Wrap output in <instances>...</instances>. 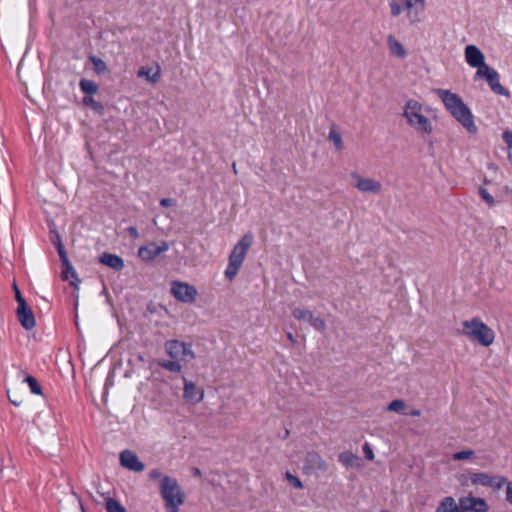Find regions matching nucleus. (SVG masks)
<instances>
[{
	"instance_id": "obj_1",
	"label": "nucleus",
	"mask_w": 512,
	"mask_h": 512,
	"mask_svg": "<svg viewBox=\"0 0 512 512\" xmlns=\"http://www.w3.org/2000/svg\"><path fill=\"white\" fill-rule=\"evenodd\" d=\"M435 94L442 101L447 111L472 135H475L478 128L474 122V116L470 108L464 103L461 97L447 89H435Z\"/></svg>"
},
{
	"instance_id": "obj_2",
	"label": "nucleus",
	"mask_w": 512,
	"mask_h": 512,
	"mask_svg": "<svg viewBox=\"0 0 512 512\" xmlns=\"http://www.w3.org/2000/svg\"><path fill=\"white\" fill-rule=\"evenodd\" d=\"M432 110L415 99L405 102L402 116L407 125L421 136L433 133V122L430 118Z\"/></svg>"
},
{
	"instance_id": "obj_3",
	"label": "nucleus",
	"mask_w": 512,
	"mask_h": 512,
	"mask_svg": "<svg viewBox=\"0 0 512 512\" xmlns=\"http://www.w3.org/2000/svg\"><path fill=\"white\" fill-rule=\"evenodd\" d=\"M461 326L462 328L459 330V334L470 341L477 342L483 347H489L495 341L496 334L494 330L485 324L479 317L464 320L462 321Z\"/></svg>"
},
{
	"instance_id": "obj_4",
	"label": "nucleus",
	"mask_w": 512,
	"mask_h": 512,
	"mask_svg": "<svg viewBox=\"0 0 512 512\" xmlns=\"http://www.w3.org/2000/svg\"><path fill=\"white\" fill-rule=\"evenodd\" d=\"M252 243L253 236L252 234L247 233L243 235L233 247L228 258V265L224 271L225 277L228 280L232 281L238 274Z\"/></svg>"
},
{
	"instance_id": "obj_5",
	"label": "nucleus",
	"mask_w": 512,
	"mask_h": 512,
	"mask_svg": "<svg viewBox=\"0 0 512 512\" xmlns=\"http://www.w3.org/2000/svg\"><path fill=\"white\" fill-rule=\"evenodd\" d=\"M159 489L167 512H178L179 507L184 503V494L177 480L170 476H163Z\"/></svg>"
},
{
	"instance_id": "obj_6",
	"label": "nucleus",
	"mask_w": 512,
	"mask_h": 512,
	"mask_svg": "<svg viewBox=\"0 0 512 512\" xmlns=\"http://www.w3.org/2000/svg\"><path fill=\"white\" fill-rule=\"evenodd\" d=\"M476 486L490 487L499 490L507 482V479L499 475H491L486 472H472L468 475H461L459 481L462 485H466L467 481Z\"/></svg>"
},
{
	"instance_id": "obj_7",
	"label": "nucleus",
	"mask_w": 512,
	"mask_h": 512,
	"mask_svg": "<svg viewBox=\"0 0 512 512\" xmlns=\"http://www.w3.org/2000/svg\"><path fill=\"white\" fill-rule=\"evenodd\" d=\"M165 351L171 359L181 363H187L195 358L191 344L179 340H168L165 342Z\"/></svg>"
},
{
	"instance_id": "obj_8",
	"label": "nucleus",
	"mask_w": 512,
	"mask_h": 512,
	"mask_svg": "<svg viewBox=\"0 0 512 512\" xmlns=\"http://www.w3.org/2000/svg\"><path fill=\"white\" fill-rule=\"evenodd\" d=\"M351 183L361 193H370L378 195L382 192L383 185L379 180L362 176L360 173L353 171L349 174Z\"/></svg>"
},
{
	"instance_id": "obj_9",
	"label": "nucleus",
	"mask_w": 512,
	"mask_h": 512,
	"mask_svg": "<svg viewBox=\"0 0 512 512\" xmlns=\"http://www.w3.org/2000/svg\"><path fill=\"white\" fill-rule=\"evenodd\" d=\"M292 316L298 321L309 323L314 329L320 332H324L326 329V322L322 318L315 316L314 313L308 309L295 307L292 310Z\"/></svg>"
},
{
	"instance_id": "obj_10",
	"label": "nucleus",
	"mask_w": 512,
	"mask_h": 512,
	"mask_svg": "<svg viewBox=\"0 0 512 512\" xmlns=\"http://www.w3.org/2000/svg\"><path fill=\"white\" fill-rule=\"evenodd\" d=\"M460 512H488L489 505L486 500L475 496H463L459 498Z\"/></svg>"
},
{
	"instance_id": "obj_11",
	"label": "nucleus",
	"mask_w": 512,
	"mask_h": 512,
	"mask_svg": "<svg viewBox=\"0 0 512 512\" xmlns=\"http://www.w3.org/2000/svg\"><path fill=\"white\" fill-rule=\"evenodd\" d=\"M171 292L177 300L186 303L193 302L197 296V290L192 285L177 281L172 283Z\"/></svg>"
},
{
	"instance_id": "obj_12",
	"label": "nucleus",
	"mask_w": 512,
	"mask_h": 512,
	"mask_svg": "<svg viewBox=\"0 0 512 512\" xmlns=\"http://www.w3.org/2000/svg\"><path fill=\"white\" fill-rule=\"evenodd\" d=\"M169 250V244L162 241L159 245L154 242L149 243L146 246H142L138 250V256L144 262H151L156 259L160 254Z\"/></svg>"
},
{
	"instance_id": "obj_13",
	"label": "nucleus",
	"mask_w": 512,
	"mask_h": 512,
	"mask_svg": "<svg viewBox=\"0 0 512 512\" xmlns=\"http://www.w3.org/2000/svg\"><path fill=\"white\" fill-rule=\"evenodd\" d=\"M328 468L326 461L315 451L308 452L305 456L303 470L307 473L324 472Z\"/></svg>"
},
{
	"instance_id": "obj_14",
	"label": "nucleus",
	"mask_w": 512,
	"mask_h": 512,
	"mask_svg": "<svg viewBox=\"0 0 512 512\" xmlns=\"http://www.w3.org/2000/svg\"><path fill=\"white\" fill-rule=\"evenodd\" d=\"M120 465L133 472H142L145 465L141 462L135 452L124 450L119 456Z\"/></svg>"
},
{
	"instance_id": "obj_15",
	"label": "nucleus",
	"mask_w": 512,
	"mask_h": 512,
	"mask_svg": "<svg viewBox=\"0 0 512 512\" xmlns=\"http://www.w3.org/2000/svg\"><path fill=\"white\" fill-rule=\"evenodd\" d=\"M183 398L191 404L200 403L204 398V391L198 388L192 381L184 379Z\"/></svg>"
},
{
	"instance_id": "obj_16",
	"label": "nucleus",
	"mask_w": 512,
	"mask_h": 512,
	"mask_svg": "<svg viewBox=\"0 0 512 512\" xmlns=\"http://www.w3.org/2000/svg\"><path fill=\"white\" fill-rule=\"evenodd\" d=\"M465 60L470 67H477L485 62L484 54L475 45H468L465 47Z\"/></svg>"
},
{
	"instance_id": "obj_17",
	"label": "nucleus",
	"mask_w": 512,
	"mask_h": 512,
	"mask_svg": "<svg viewBox=\"0 0 512 512\" xmlns=\"http://www.w3.org/2000/svg\"><path fill=\"white\" fill-rule=\"evenodd\" d=\"M17 316L19 322L26 330H30L35 327V318L28 304L18 306Z\"/></svg>"
},
{
	"instance_id": "obj_18",
	"label": "nucleus",
	"mask_w": 512,
	"mask_h": 512,
	"mask_svg": "<svg viewBox=\"0 0 512 512\" xmlns=\"http://www.w3.org/2000/svg\"><path fill=\"white\" fill-rule=\"evenodd\" d=\"M137 76L139 78H144L150 83H157L161 77V68L159 65H156L155 68L143 66L138 70Z\"/></svg>"
},
{
	"instance_id": "obj_19",
	"label": "nucleus",
	"mask_w": 512,
	"mask_h": 512,
	"mask_svg": "<svg viewBox=\"0 0 512 512\" xmlns=\"http://www.w3.org/2000/svg\"><path fill=\"white\" fill-rule=\"evenodd\" d=\"M99 261L101 264L116 271H121L124 268L123 259L115 254L103 253L100 256Z\"/></svg>"
},
{
	"instance_id": "obj_20",
	"label": "nucleus",
	"mask_w": 512,
	"mask_h": 512,
	"mask_svg": "<svg viewBox=\"0 0 512 512\" xmlns=\"http://www.w3.org/2000/svg\"><path fill=\"white\" fill-rule=\"evenodd\" d=\"M387 45L390 50V53L393 56H396L398 58L406 57V55H407L406 49L393 35L387 36Z\"/></svg>"
},
{
	"instance_id": "obj_21",
	"label": "nucleus",
	"mask_w": 512,
	"mask_h": 512,
	"mask_svg": "<svg viewBox=\"0 0 512 512\" xmlns=\"http://www.w3.org/2000/svg\"><path fill=\"white\" fill-rule=\"evenodd\" d=\"M435 512H460L459 503L451 496L444 497Z\"/></svg>"
},
{
	"instance_id": "obj_22",
	"label": "nucleus",
	"mask_w": 512,
	"mask_h": 512,
	"mask_svg": "<svg viewBox=\"0 0 512 512\" xmlns=\"http://www.w3.org/2000/svg\"><path fill=\"white\" fill-rule=\"evenodd\" d=\"M486 81L490 86L491 90L499 95H508V91L500 84L499 74L497 71L488 75Z\"/></svg>"
},
{
	"instance_id": "obj_23",
	"label": "nucleus",
	"mask_w": 512,
	"mask_h": 512,
	"mask_svg": "<svg viewBox=\"0 0 512 512\" xmlns=\"http://www.w3.org/2000/svg\"><path fill=\"white\" fill-rule=\"evenodd\" d=\"M55 237H56V241L54 243L56 245L59 257L61 259L62 266H66V272L65 273H67L68 271H72V264L70 263V261H69V259L67 257L66 251H65V249L63 247V244L61 242L59 234L56 233Z\"/></svg>"
},
{
	"instance_id": "obj_24",
	"label": "nucleus",
	"mask_w": 512,
	"mask_h": 512,
	"mask_svg": "<svg viewBox=\"0 0 512 512\" xmlns=\"http://www.w3.org/2000/svg\"><path fill=\"white\" fill-rule=\"evenodd\" d=\"M79 87L88 96L96 94L98 91V85L94 81L85 78L80 80Z\"/></svg>"
},
{
	"instance_id": "obj_25",
	"label": "nucleus",
	"mask_w": 512,
	"mask_h": 512,
	"mask_svg": "<svg viewBox=\"0 0 512 512\" xmlns=\"http://www.w3.org/2000/svg\"><path fill=\"white\" fill-rule=\"evenodd\" d=\"M159 365L173 373H180L182 371V363L175 359L163 360L159 363Z\"/></svg>"
},
{
	"instance_id": "obj_26",
	"label": "nucleus",
	"mask_w": 512,
	"mask_h": 512,
	"mask_svg": "<svg viewBox=\"0 0 512 512\" xmlns=\"http://www.w3.org/2000/svg\"><path fill=\"white\" fill-rule=\"evenodd\" d=\"M65 272H66V266H63V270H62V274H61L62 280H64V281L71 280L70 284L72 286H74L75 289H78L80 280L77 276L75 269L72 267V271H68L67 273H65Z\"/></svg>"
},
{
	"instance_id": "obj_27",
	"label": "nucleus",
	"mask_w": 512,
	"mask_h": 512,
	"mask_svg": "<svg viewBox=\"0 0 512 512\" xmlns=\"http://www.w3.org/2000/svg\"><path fill=\"white\" fill-rule=\"evenodd\" d=\"M89 60L93 64V69L96 74L100 75L108 72L107 64L101 58L90 56Z\"/></svg>"
},
{
	"instance_id": "obj_28",
	"label": "nucleus",
	"mask_w": 512,
	"mask_h": 512,
	"mask_svg": "<svg viewBox=\"0 0 512 512\" xmlns=\"http://www.w3.org/2000/svg\"><path fill=\"white\" fill-rule=\"evenodd\" d=\"M328 138L334 144V147L337 151L343 150V140L341 134L333 127L329 131Z\"/></svg>"
},
{
	"instance_id": "obj_29",
	"label": "nucleus",
	"mask_w": 512,
	"mask_h": 512,
	"mask_svg": "<svg viewBox=\"0 0 512 512\" xmlns=\"http://www.w3.org/2000/svg\"><path fill=\"white\" fill-rule=\"evenodd\" d=\"M358 460V456L353 454L350 451H344L339 454V461L346 467H352L355 465V462Z\"/></svg>"
},
{
	"instance_id": "obj_30",
	"label": "nucleus",
	"mask_w": 512,
	"mask_h": 512,
	"mask_svg": "<svg viewBox=\"0 0 512 512\" xmlns=\"http://www.w3.org/2000/svg\"><path fill=\"white\" fill-rule=\"evenodd\" d=\"M107 512H127L125 507L117 500L109 498L105 504Z\"/></svg>"
},
{
	"instance_id": "obj_31",
	"label": "nucleus",
	"mask_w": 512,
	"mask_h": 512,
	"mask_svg": "<svg viewBox=\"0 0 512 512\" xmlns=\"http://www.w3.org/2000/svg\"><path fill=\"white\" fill-rule=\"evenodd\" d=\"M476 68H477V71L475 73V79H477V78L487 79L488 75H491L493 72L496 71L495 69L486 65L485 62L482 65L477 66Z\"/></svg>"
},
{
	"instance_id": "obj_32",
	"label": "nucleus",
	"mask_w": 512,
	"mask_h": 512,
	"mask_svg": "<svg viewBox=\"0 0 512 512\" xmlns=\"http://www.w3.org/2000/svg\"><path fill=\"white\" fill-rule=\"evenodd\" d=\"M25 382L28 384L31 393L36 395H40L42 393L41 386L39 385L37 379L33 376H26Z\"/></svg>"
},
{
	"instance_id": "obj_33",
	"label": "nucleus",
	"mask_w": 512,
	"mask_h": 512,
	"mask_svg": "<svg viewBox=\"0 0 512 512\" xmlns=\"http://www.w3.org/2000/svg\"><path fill=\"white\" fill-rule=\"evenodd\" d=\"M405 408H406L405 402L400 399L393 400L392 402H390V404L387 407V409L389 411L398 412V413L403 412Z\"/></svg>"
},
{
	"instance_id": "obj_34",
	"label": "nucleus",
	"mask_w": 512,
	"mask_h": 512,
	"mask_svg": "<svg viewBox=\"0 0 512 512\" xmlns=\"http://www.w3.org/2000/svg\"><path fill=\"white\" fill-rule=\"evenodd\" d=\"M479 195L489 206L492 207L495 205L494 197L487 191V189L480 187Z\"/></svg>"
},
{
	"instance_id": "obj_35",
	"label": "nucleus",
	"mask_w": 512,
	"mask_h": 512,
	"mask_svg": "<svg viewBox=\"0 0 512 512\" xmlns=\"http://www.w3.org/2000/svg\"><path fill=\"white\" fill-rule=\"evenodd\" d=\"M473 450H463L456 452L452 455L453 460H466L474 456Z\"/></svg>"
},
{
	"instance_id": "obj_36",
	"label": "nucleus",
	"mask_w": 512,
	"mask_h": 512,
	"mask_svg": "<svg viewBox=\"0 0 512 512\" xmlns=\"http://www.w3.org/2000/svg\"><path fill=\"white\" fill-rule=\"evenodd\" d=\"M286 479L294 488L303 489V483L297 476L291 474L290 472H287Z\"/></svg>"
},
{
	"instance_id": "obj_37",
	"label": "nucleus",
	"mask_w": 512,
	"mask_h": 512,
	"mask_svg": "<svg viewBox=\"0 0 512 512\" xmlns=\"http://www.w3.org/2000/svg\"><path fill=\"white\" fill-rule=\"evenodd\" d=\"M83 104L94 110L102 109V105L91 96H85L83 98Z\"/></svg>"
},
{
	"instance_id": "obj_38",
	"label": "nucleus",
	"mask_w": 512,
	"mask_h": 512,
	"mask_svg": "<svg viewBox=\"0 0 512 512\" xmlns=\"http://www.w3.org/2000/svg\"><path fill=\"white\" fill-rule=\"evenodd\" d=\"M389 6L394 17L399 16L403 12V7L398 0H392Z\"/></svg>"
},
{
	"instance_id": "obj_39",
	"label": "nucleus",
	"mask_w": 512,
	"mask_h": 512,
	"mask_svg": "<svg viewBox=\"0 0 512 512\" xmlns=\"http://www.w3.org/2000/svg\"><path fill=\"white\" fill-rule=\"evenodd\" d=\"M406 8L410 11L413 8L420 6L421 9L424 8L425 0H404Z\"/></svg>"
},
{
	"instance_id": "obj_40",
	"label": "nucleus",
	"mask_w": 512,
	"mask_h": 512,
	"mask_svg": "<svg viewBox=\"0 0 512 512\" xmlns=\"http://www.w3.org/2000/svg\"><path fill=\"white\" fill-rule=\"evenodd\" d=\"M13 288H14V291H15V298H16V301L18 303V306H22V305L27 304V302L25 301V299L21 295V292H20V290H19V288L17 287L16 284H14Z\"/></svg>"
},
{
	"instance_id": "obj_41",
	"label": "nucleus",
	"mask_w": 512,
	"mask_h": 512,
	"mask_svg": "<svg viewBox=\"0 0 512 512\" xmlns=\"http://www.w3.org/2000/svg\"><path fill=\"white\" fill-rule=\"evenodd\" d=\"M505 484H507L505 491V499L510 505H512V480L506 482Z\"/></svg>"
},
{
	"instance_id": "obj_42",
	"label": "nucleus",
	"mask_w": 512,
	"mask_h": 512,
	"mask_svg": "<svg viewBox=\"0 0 512 512\" xmlns=\"http://www.w3.org/2000/svg\"><path fill=\"white\" fill-rule=\"evenodd\" d=\"M502 137H503V140L505 141V143L507 144L508 148L511 149L512 148V131H510V130L505 131L503 133Z\"/></svg>"
},
{
	"instance_id": "obj_43",
	"label": "nucleus",
	"mask_w": 512,
	"mask_h": 512,
	"mask_svg": "<svg viewBox=\"0 0 512 512\" xmlns=\"http://www.w3.org/2000/svg\"><path fill=\"white\" fill-rule=\"evenodd\" d=\"M148 477L150 480H160L163 478L162 477V473L160 472V470L158 469H152L149 474H148Z\"/></svg>"
},
{
	"instance_id": "obj_44",
	"label": "nucleus",
	"mask_w": 512,
	"mask_h": 512,
	"mask_svg": "<svg viewBox=\"0 0 512 512\" xmlns=\"http://www.w3.org/2000/svg\"><path fill=\"white\" fill-rule=\"evenodd\" d=\"M363 451H364L365 457H366L368 460H373V459H374V453H373V450L371 449V447L369 446V444H368V443H366V444L363 446Z\"/></svg>"
},
{
	"instance_id": "obj_45",
	"label": "nucleus",
	"mask_w": 512,
	"mask_h": 512,
	"mask_svg": "<svg viewBox=\"0 0 512 512\" xmlns=\"http://www.w3.org/2000/svg\"><path fill=\"white\" fill-rule=\"evenodd\" d=\"M175 204V201L172 198H163L160 200V205L162 207H170Z\"/></svg>"
},
{
	"instance_id": "obj_46",
	"label": "nucleus",
	"mask_w": 512,
	"mask_h": 512,
	"mask_svg": "<svg viewBox=\"0 0 512 512\" xmlns=\"http://www.w3.org/2000/svg\"><path fill=\"white\" fill-rule=\"evenodd\" d=\"M130 237H132L133 239H137L139 237V233H138V230L136 227L134 226H130L128 229H127Z\"/></svg>"
},
{
	"instance_id": "obj_47",
	"label": "nucleus",
	"mask_w": 512,
	"mask_h": 512,
	"mask_svg": "<svg viewBox=\"0 0 512 512\" xmlns=\"http://www.w3.org/2000/svg\"><path fill=\"white\" fill-rule=\"evenodd\" d=\"M420 414H421V411H420V410H417V409L412 410V411L410 412V415H411V416H414V417H418V416H420Z\"/></svg>"
},
{
	"instance_id": "obj_48",
	"label": "nucleus",
	"mask_w": 512,
	"mask_h": 512,
	"mask_svg": "<svg viewBox=\"0 0 512 512\" xmlns=\"http://www.w3.org/2000/svg\"><path fill=\"white\" fill-rule=\"evenodd\" d=\"M287 338H288V340H289L291 343H295V341H296V340H295V338H294V336H293V334H292V333H290V332H289V333H287Z\"/></svg>"
},
{
	"instance_id": "obj_49",
	"label": "nucleus",
	"mask_w": 512,
	"mask_h": 512,
	"mask_svg": "<svg viewBox=\"0 0 512 512\" xmlns=\"http://www.w3.org/2000/svg\"><path fill=\"white\" fill-rule=\"evenodd\" d=\"M11 402H12L15 406H19V405H20V403H18V402H16V401L11 400Z\"/></svg>"
},
{
	"instance_id": "obj_50",
	"label": "nucleus",
	"mask_w": 512,
	"mask_h": 512,
	"mask_svg": "<svg viewBox=\"0 0 512 512\" xmlns=\"http://www.w3.org/2000/svg\"><path fill=\"white\" fill-rule=\"evenodd\" d=\"M233 170L236 173V165H235V163L233 164Z\"/></svg>"
},
{
	"instance_id": "obj_51",
	"label": "nucleus",
	"mask_w": 512,
	"mask_h": 512,
	"mask_svg": "<svg viewBox=\"0 0 512 512\" xmlns=\"http://www.w3.org/2000/svg\"><path fill=\"white\" fill-rule=\"evenodd\" d=\"M195 474H200L198 469L195 470Z\"/></svg>"
},
{
	"instance_id": "obj_52",
	"label": "nucleus",
	"mask_w": 512,
	"mask_h": 512,
	"mask_svg": "<svg viewBox=\"0 0 512 512\" xmlns=\"http://www.w3.org/2000/svg\"><path fill=\"white\" fill-rule=\"evenodd\" d=\"M381 512H389V511H387V510H382Z\"/></svg>"
}]
</instances>
